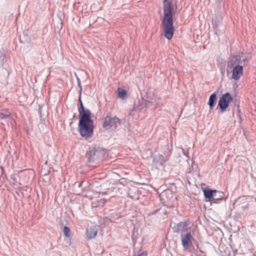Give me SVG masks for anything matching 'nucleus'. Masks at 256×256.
Instances as JSON below:
<instances>
[{
	"label": "nucleus",
	"mask_w": 256,
	"mask_h": 256,
	"mask_svg": "<svg viewBox=\"0 0 256 256\" xmlns=\"http://www.w3.org/2000/svg\"><path fill=\"white\" fill-rule=\"evenodd\" d=\"M162 9V24L164 36L170 40L172 38L174 30L173 24L177 10L176 2L174 0H163Z\"/></svg>",
	"instance_id": "nucleus-1"
},
{
	"label": "nucleus",
	"mask_w": 256,
	"mask_h": 256,
	"mask_svg": "<svg viewBox=\"0 0 256 256\" xmlns=\"http://www.w3.org/2000/svg\"><path fill=\"white\" fill-rule=\"evenodd\" d=\"M90 116L85 114L80 116L78 131L80 136L86 140L91 138L94 134V121Z\"/></svg>",
	"instance_id": "nucleus-2"
},
{
	"label": "nucleus",
	"mask_w": 256,
	"mask_h": 256,
	"mask_svg": "<svg viewBox=\"0 0 256 256\" xmlns=\"http://www.w3.org/2000/svg\"><path fill=\"white\" fill-rule=\"evenodd\" d=\"M105 151L100 147L91 146L86 154L87 162L89 164L98 162L104 158Z\"/></svg>",
	"instance_id": "nucleus-3"
},
{
	"label": "nucleus",
	"mask_w": 256,
	"mask_h": 256,
	"mask_svg": "<svg viewBox=\"0 0 256 256\" xmlns=\"http://www.w3.org/2000/svg\"><path fill=\"white\" fill-rule=\"evenodd\" d=\"M180 239L183 248L185 250H188L190 248V246H192V241L196 242V246L197 248H198V244L194 238L190 228H189L186 230L181 232Z\"/></svg>",
	"instance_id": "nucleus-4"
},
{
	"label": "nucleus",
	"mask_w": 256,
	"mask_h": 256,
	"mask_svg": "<svg viewBox=\"0 0 256 256\" xmlns=\"http://www.w3.org/2000/svg\"><path fill=\"white\" fill-rule=\"evenodd\" d=\"M232 100V94L230 92H226L220 97L216 108H219L222 112H226Z\"/></svg>",
	"instance_id": "nucleus-5"
},
{
	"label": "nucleus",
	"mask_w": 256,
	"mask_h": 256,
	"mask_svg": "<svg viewBox=\"0 0 256 256\" xmlns=\"http://www.w3.org/2000/svg\"><path fill=\"white\" fill-rule=\"evenodd\" d=\"M120 120L116 116H112L110 112H108L104 118L102 126L104 128H108L113 126H116L117 124H120Z\"/></svg>",
	"instance_id": "nucleus-6"
},
{
	"label": "nucleus",
	"mask_w": 256,
	"mask_h": 256,
	"mask_svg": "<svg viewBox=\"0 0 256 256\" xmlns=\"http://www.w3.org/2000/svg\"><path fill=\"white\" fill-rule=\"evenodd\" d=\"M243 66L240 65L236 66L232 70V78L234 80H238L243 74Z\"/></svg>",
	"instance_id": "nucleus-7"
},
{
	"label": "nucleus",
	"mask_w": 256,
	"mask_h": 256,
	"mask_svg": "<svg viewBox=\"0 0 256 256\" xmlns=\"http://www.w3.org/2000/svg\"><path fill=\"white\" fill-rule=\"evenodd\" d=\"M188 228L186 222H180L178 224H174V226H172L174 232L176 233H178L180 231L186 230Z\"/></svg>",
	"instance_id": "nucleus-8"
},
{
	"label": "nucleus",
	"mask_w": 256,
	"mask_h": 256,
	"mask_svg": "<svg viewBox=\"0 0 256 256\" xmlns=\"http://www.w3.org/2000/svg\"><path fill=\"white\" fill-rule=\"evenodd\" d=\"M78 101L80 104V106L78 108V111L79 112L80 116H83L85 114L87 115H91L90 111L89 110L84 108L81 100V95H79Z\"/></svg>",
	"instance_id": "nucleus-9"
},
{
	"label": "nucleus",
	"mask_w": 256,
	"mask_h": 256,
	"mask_svg": "<svg viewBox=\"0 0 256 256\" xmlns=\"http://www.w3.org/2000/svg\"><path fill=\"white\" fill-rule=\"evenodd\" d=\"M240 57L238 56H232L230 60L228 62V68L227 70L228 72L230 70H231L234 66L238 63H239Z\"/></svg>",
	"instance_id": "nucleus-10"
},
{
	"label": "nucleus",
	"mask_w": 256,
	"mask_h": 256,
	"mask_svg": "<svg viewBox=\"0 0 256 256\" xmlns=\"http://www.w3.org/2000/svg\"><path fill=\"white\" fill-rule=\"evenodd\" d=\"M204 194L206 198H208L210 200H213L214 196H216V194H217V190L205 189L204 190Z\"/></svg>",
	"instance_id": "nucleus-11"
},
{
	"label": "nucleus",
	"mask_w": 256,
	"mask_h": 256,
	"mask_svg": "<svg viewBox=\"0 0 256 256\" xmlns=\"http://www.w3.org/2000/svg\"><path fill=\"white\" fill-rule=\"evenodd\" d=\"M98 230L96 227H90L86 230V236L88 238H94L97 234Z\"/></svg>",
	"instance_id": "nucleus-12"
},
{
	"label": "nucleus",
	"mask_w": 256,
	"mask_h": 256,
	"mask_svg": "<svg viewBox=\"0 0 256 256\" xmlns=\"http://www.w3.org/2000/svg\"><path fill=\"white\" fill-rule=\"evenodd\" d=\"M216 100H217V96L216 93H213L210 96L209 98L208 102V104L209 105L210 109V110L214 108L215 103L216 101Z\"/></svg>",
	"instance_id": "nucleus-13"
},
{
	"label": "nucleus",
	"mask_w": 256,
	"mask_h": 256,
	"mask_svg": "<svg viewBox=\"0 0 256 256\" xmlns=\"http://www.w3.org/2000/svg\"><path fill=\"white\" fill-rule=\"evenodd\" d=\"M6 51L4 48H2L0 49V61L2 66H3L6 62Z\"/></svg>",
	"instance_id": "nucleus-14"
},
{
	"label": "nucleus",
	"mask_w": 256,
	"mask_h": 256,
	"mask_svg": "<svg viewBox=\"0 0 256 256\" xmlns=\"http://www.w3.org/2000/svg\"><path fill=\"white\" fill-rule=\"evenodd\" d=\"M224 196V192H221L217 191V194H216V196H214V202L216 203H218L219 201L222 200Z\"/></svg>",
	"instance_id": "nucleus-15"
},
{
	"label": "nucleus",
	"mask_w": 256,
	"mask_h": 256,
	"mask_svg": "<svg viewBox=\"0 0 256 256\" xmlns=\"http://www.w3.org/2000/svg\"><path fill=\"white\" fill-rule=\"evenodd\" d=\"M126 94V90L121 89L120 88H118V96L120 98H124Z\"/></svg>",
	"instance_id": "nucleus-16"
},
{
	"label": "nucleus",
	"mask_w": 256,
	"mask_h": 256,
	"mask_svg": "<svg viewBox=\"0 0 256 256\" xmlns=\"http://www.w3.org/2000/svg\"><path fill=\"white\" fill-rule=\"evenodd\" d=\"M10 116V113L8 111H6L0 113V120L8 118Z\"/></svg>",
	"instance_id": "nucleus-17"
},
{
	"label": "nucleus",
	"mask_w": 256,
	"mask_h": 256,
	"mask_svg": "<svg viewBox=\"0 0 256 256\" xmlns=\"http://www.w3.org/2000/svg\"><path fill=\"white\" fill-rule=\"evenodd\" d=\"M63 232H64V235L66 237L68 238V237H70V228L66 226H65L64 228Z\"/></svg>",
	"instance_id": "nucleus-18"
},
{
	"label": "nucleus",
	"mask_w": 256,
	"mask_h": 256,
	"mask_svg": "<svg viewBox=\"0 0 256 256\" xmlns=\"http://www.w3.org/2000/svg\"><path fill=\"white\" fill-rule=\"evenodd\" d=\"M166 160L164 159V157L162 154H160L158 156V162H159L160 164V166H162L165 162Z\"/></svg>",
	"instance_id": "nucleus-19"
},
{
	"label": "nucleus",
	"mask_w": 256,
	"mask_h": 256,
	"mask_svg": "<svg viewBox=\"0 0 256 256\" xmlns=\"http://www.w3.org/2000/svg\"><path fill=\"white\" fill-rule=\"evenodd\" d=\"M150 104V102L149 101H148L146 100H142V104L141 106H140L139 107H138V109L142 110V106L144 104V105L145 106H146L147 105H148V104Z\"/></svg>",
	"instance_id": "nucleus-20"
},
{
	"label": "nucleus",
	"mask_w": 256,
	"mask_h": 256,
	"mask_svg": "<svg viewBox=\"0 0 256 256\" xmlns=\"http://www.w3.org/2000/svg\"><path fill=\"white\" fill-rule=\"evenodd\" d=\"M137 256H148V252L146 251L142 252L140 250L138 251Z\"/></svg>",
	"instance_id": "nucleus-21"
},
{
	"label": "nucleus",
	"mask_w": 256,
	"mask_h": 256,
	"mask_svg": "<svg viewBox=\"0 0 256 256\" xmlns=\"http://www.w3.org/2000/svg\"><path fill=\"white\" fill-rule=\"evenodd\" d=\"M78 86L79 90V95H82V87L81 86L80 82H78Z\"/></svg>",
	"instance_id": "nucleus-22"
},
{
	"label": "nucleus",
	"mask_w": 256,
	"mask_h": 256,
	"mask_svg": "<svg viewBox=\"0 0 256 256\" xmlns=\"http://www.w3.org/2000/svg\"><path fill=\"white\" fill-rule=\"evenodd\" d=\"M82 183H83V182H80L79 184H78V186H79V187H81V186H82Z\"/></svg>",
	"instance_id": "nucleus-23"
},
{
	"label": "nucleus",
	"mask_w": 256,
	"mask_h": 256,
	"mask_svg": "<svg viewBox=\"0 0 256 256\" xmlns=\"http://www.w3.org/2000/svg\"><path fill=\"white\" fill-rule=\"evenodd\" d=\"M158 210H156L154 211V212H152V214H156V213Z\"/></svg>",
	"instance_id": "nucleus-24"
},
{
	"label": "nucleus",
	"mask_w": 256,
	"mask_h": 256,
	"mask_svg": "<svg viewBox=\"0 0 256 256\" xmlns=\"http://www.w3.org/2000/svg\"><path fill=\"white\" fill-rule=\"evenodd\" d=\"M76 80H77V82H80V78H78V76H76Z\"/></svg>",
	"instance_id": "nucleus-25"
},
{
	"label": "nucleus",
	"mask_w": 256,
	"mask_h": 256,
	"mask_svg": "<svg viewBox=\"0 0 256 256\" xmlns=\"http://www.w3.org/2000/svg\"><path fill=\"white\" fill-rule=\"evenodd\" d=\"M221 71H222V74H224V69H223V70H222H222H221Z\"/></svg>",
	"instance_id": "nucleus-26"
},
{
	"label": "nucleus",
	"mask_w": 256,
	"mask_h": 256,
	"mask_svg": "<svg viewBox=\"0 0 256 256\" xmlns=\"http://www.w3.org/2000/svg\"><path fill=\"white\" fill-rule=\"evenodd\" d=\"M166 194V192H163L162 194Z\"/></svg>",
	"instance_id": "nucleus-27"
}]
</instances>
